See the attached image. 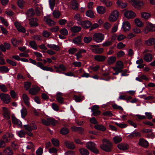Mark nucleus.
Here are the masks:
<instances>
[{"instance_id": "obj_31", "label": "nucleus", "mask_w": 155, "mask_h": 155, "mask_svg": "<svg viewBox=\"0 0 155 155\" xmlns=\"http://www.w3.org/2000/svg\"><path fill=\"white\" fill-rule=\"evenodd\" d=\"M82 18L80 14L78 13H77L75 15L74 17V20L77 21V23L78 24V23L81 22L82 20Z\"/></svg>"}, {"instance_id": "obj_11", "label": "nucleus", "mask_w": 155, "mask_h": 155, "mask_svg": "<svg viewBox=\"0 0 155 155\" xmlns=\"http://www.w3.org/2000/svg\"><path fill=\"white\" fill-rule=\"evenodd\" d=\"M124 15L127 18L130 19L135 17L136 15L134 12L131 11H127L124 12Z\"/></svg>"}, {"instance_id": "obj_62", "label": "nucleus", "mask_w": 155, "mask_h": 155, "mask_svg": "<svg viewBox=\"0 0 155 155\" xmlns=\"http://www.w3.org/2000/svg\"><path fill=\"white\" fill-rule=\"evenodd\" d=\"M41 69L44 70L48 71H50L51 72H53L54 71V70L51 67H48L47 66H43Z\"/></svg>"}, {"instance_id": "obj_25", "label": "nucleus", "mask_w": 155, "mask_h": 155, "mask_svg": "<svg viewBox=\"0 0 155 155\" xmlns=\"http://www.w3.org/2000/svg\"><path fill=\"white\" fill-rule=\"evenodd\" d=\"M143 59L147 62H150L152 60V54L150 53L145 54L143 57Z\"/></svg>"}, {"instance_id": "obj_56", "label": "nucleus", "mask_w": 155, "mask_h": 155, "mask_svg": "<svg viewBox=\"0 0 155 155\" xmlns=\"http://www.w3.org/2000/svg\"><path fill=\"white\" fill-rule=\"evenodd\" d=\"M69 132V130L68 129L65 127H63L60 130V133L63 135H65Z\"/></svg>"}, {"instance_id": "obj_9", "label": "nucleus", "mask_w": 155, "mask_h": 155, "mask_svg": "<svg viewBox=\"0 0 155 155\" xmlns=\"http://www.w3.org/2000/svg\"><path fill=\"white\" fill-rule=\"evenodd\" d=\"M78 24L81 25L84 29H88L91 26V23L89 21L87 20L84 21H82L81 22L78 23Z\"/></svg>"}, {"instance_id": "obj_30", "label": "nucleus", "mask_w": 155, "mask_h": 155, "mask_svg": "<svg viewBox=\"0 0 155 155\" xmlns=\"http://www.w3.org/2000/svg\"><path fill=\"white\" fill-rule=\"evenodd\" d=\"M97 13L99 14H103L105 13L106 9L103 6H98L96 8Z\"/></svg>"}, {"instance_id": "obj_26", "label": "nucleus", "mask_w": 155, "mask_h": 155, "mask_svg": "<svg viewBox=\"0 0 155 155\" xmlns=\"http://www.w3.org/2000/svg\"><path fill=\"white\" fill-rule=\"evenodd\" d=\"M4 153L6 155H13L14 153L10 147H7L3 151Z\"/></svg>"}, {"instance_id": "obj_23", "label": "nucleus", "mask_w": 155, "mask_h": 155, "mask_svg": "<svg viewBox=\"0 0 155 155\" xmlns=\"http://www.w3.org/2000/svg\"><path fill=\"white\" fill-rule=\"evenodd\" d=\"M81 37L78 36L73 40L72 42L77 45H79L81 44Z\"/></svg>"}, {"instance_id": "obj_2", "label": "nucleus", "mask_w": 155, "mask_h": 155, "mask_svg": "<svg viewBox=\"0 0 155 155\" xmlns=\"http://www.w3.org/2000/svg\"><path fill=\"white\" fill-rule=\"evenodd\" d=\"M93 38L94 41L97 43H100L104 40V35L101 33H95L94 34Z\"/></svg>"}, {"instance_id": "obj_37", "label": "nucleus", "mask_w": 155, "mask_h": 155, "mask_svg": "<svg viewBox=\"0 0 155 155\" xmlns=\"http://www.w3.org/2000/svg\"><path fill=\"white\" fill-rule=\"evenodd\" d=\"M81 29L80 27L74 26L71 28V31L73 32L76 33L80 31Z\"/></svg>"}, {"instance_id": "obj_17", "label": "nucleus", "mask_w": 155, "mask_h": 155, "mask_svg": "<svg viewBox=\"0 0 155 155\" xmlns=\"http://www.w3.org/2000/svg\"><path fill=\"white\" fill-rule=\"evenodd\" d=\"M44 20L46 23L50 26H53L55 24V22L54 21L47 17H44Z\"/></svg>"}, {"instance_id": "obj_34", "label": "nucleus", "mask_w": 155, "mask_h": 155, "mask_svg": "<svg viewBox=\"0 0 155 155\" xmlns=\"http://www.w3.org/2000/svg\"><path fill=\"white\" fill-rule=\"evenodd\" d=\"M146 27L147 29L149 31H155V27L151 23H147Z\"/></svg>"}, {"instance_id": "obj_1", "label": "nucleus", "mask_w": 155, "mask_h": 155, "mask_svg": "<svg viewBox=\"0 0 155 155\" xmlns=\"http://www.w3.org/2000/svg\"><path fill=\"white\" fill-rule=\"evenodd\" d=\"M124 68L123 63L121 61H119L117 62L115 64V67L112 68L115 72L113 73L114 75H117L119 73L123 71V69Z\"/></svg>"}, {"instance_id": "obj_22", "label": "nucleus", "mask_w": 155, "mask_h": 155, "mask_svg": "<svg viewBox=\"0 0 155 155\" xmlns=\"http://www.w3.org/2000/svg\"><path fill=\"white\" fill-rule=\"evenodd\" d=\"M141 136V134L139 132H136L134 130L133 132L130 134V135L128 136V137L132 138L136 137H140Z\"/></svg>"}, {"instance_id": "obj_59", "label": "nucleus", "mask_w": 155, "mask_h": 155, "mask_svg": "<svg viewBox=\"0 0 155 155\" xmlns=\"http://www.w3.org/2000/svg\"><path fill=\"white\" fill-rule=\"evenodd\" d=\"M25 2L23 0H19L17 4L19 7L22 8L25 5Z\"/></svg>"}, {"instance_id": "obj_61", "label": "nucleus", "mask_w": 155, "mask_h": 155, "mask_svg": "<svg viewBox=\"0 0 155 155\" xmlns=\"http://www.w3.org/2000/svg\"><path fill=\"white\" fill-rule=\"evenodd\" d=\"M115 124L118 127L122 128H125L127 126L126 124L123 123H118L117 122H115Z\"/></svg>"}, {"instance_id": "obj_42", "label": "nucleus", "mask_w": 155, "mask_h": 155, "mask_svg": "<svg viewBox=\"0 0 155 155\" xmlns=\"http://www.w3.org/2000/svg\"><path fill=\"white\" fill-rule=\"evenodd\" d=\"M103 144H101L100 147L101 149L105 151H107V140L104 139L102 141Z\"/></svg>"}, {"instance_id": "obj_51", "label": "nucleus", "mask_w": 155, "mask_h": 155, "mask_svg": "<svg viewBox=\"0 0 155 155\" xmlns=\"http://www.w3.org/2000/svg\"><path fill=\"white\" fill-rule=\"evenodd\" d=\"M141 15L142 17L145 19H148L150 16V14L147 12L142 13Z\"/></svg>"}, {"instance_id": "obj_64", "label": "nucleus", "mask_w": 155, "mask_h": 155, "mask_svg": "<svg viewBox=\"0 0 155 155\" xmlns=\"http://www.w3.org/2000/svg\"><path fill=\"white\" fill-rule=\"evenodd\" d=\"M11 146L15 150H18L19 147L18 145L15 142H12L11 143Z\"/></svg>"}, {"instance_id": "obj_60", "label": "nucleus", "mask_w": 155, "mask_h": 155, "mask_svg": "<svg viewBox=\"0 0 155 155\" xmlns=\"http://www.w3.org/2000/svg\"><path fill=\"white\" fill-rule=\"evenodd\" d=\"M49 152L51 153H57L58 152V150L55 148L53 147L49 149Z\"/></svg>"}, {"instance_id": "obj_48", "label": "nucleus", "mask_w": 155, "mask_h": 155, "mask_svg": "<svg viewBox=\"0 0 155 155\" xmlns=\"http://www.w3.org/2000/svg\"><path fill=\"white\" fill-rule=\"evenodd\" d=\"M29 45L31 48L35 50L37 49L38 46L36 42L34 41H31L29 42Z\"/></svg>"}, {"instance_id": "obj_28", "label": "nucleus", "mask_w": 155, "mask_h": 155, "mask_svg": "<svg viewBox=\"0 0 155 155\" xmlns=\"http://www.w3.org/2000/svg\"><path fill=\"white\" fill-rule=\"evenodd\" d=\"M78 4L76 1L73 0L71 2V7L73 9L77 10L78 9Z\"/></svg>"}, {"instance_id": "obj_54", "label": "nucleus", "mask_w": 155, "mask_h": 155, "mask_svg": "<svg viewBox=\"0 0 155 155\" xmlns=\"http://www.w3.org/2000/svg\"><path fill=\"white\" fill-rule=\"evenodd\" d=\"M47 120L49 122V125H50V124L53 125H54L56 122V120L53 118H47Z\"/></svg>"}, {"instance_id": "obj_18", "label": "nucleus", "mask_w": 155, "mask_h": 155, "mask_svg": "<svg viewBox=\"0 0 155 155\" xmlns=\"http://www.w3.org/2000/svg\"><path fill=\"white\" fill-rule=\"evenodd\" d=\"M139 144L140 146L146 148L149 145L148 142L143 138L140 139Z\"/></svg>"}, {"instance_id": "obj_52", "label": "nucleus", "mask_w": 155, "mask_h": 155, "mask_svg": "<svg viewBox=\"0 0 155 155\" xmlns=\"http://www.w3.org/2000/svg\"><path fill=\"white\" fill-rule=\"evenodd\" d=\"M49 4L51 10H53L55 5V0H49Z\"/></svg>"}, {"instance_id": "obj_46", "label": "nucleus", "mask_w": 155, "mask_h": 155, "mask_svg": "<svg viewBox=\"0 0 155 155\" xmlns=\"http://www.w3.org/2000/svg\"><path fill=\"white\" fill-rule=\"evenodd\" d=\"M80 153L82 155H88L89 154V151L86 149L81 148L79 150Z\"/></svg>"}, {"instance_id": "obj_53", "label": "nucleus", "mask_w": 155, "mask_h": 155, "mask_svg": "<svg viewBox=\"0 0 155 155\" xmlns=\"http://www.w3.org/2000/svg\"><path fill=\"white\" fill-rule=\"evenodd\" d=\"M53 15L55 18H58L61 15V12L59 11L54 10L53 12Z\"/></svg>"}, {"instance_id": "obj_55", "label": "nucleus", "mask_w": 155, "mask_h": 155, "mask_svg": "<svg viewBox=\"0 0 155 155\" xmlns=\"http://www.w3.org/2000/svg\"><path fill=\"white\" fill-rule=\"evenodd\" d=\"M112 148V144L110 141L107 140V152L111 151Z\"/></svg>"}, {"instance_id": "obj_21", "label": "nucleus", "mask_w": 155, "mask_h": 155, "mask_svg": "<svg viewBox=\"0 0 155 155\" xmlns=\"http://www.w3.org/2000/svg\"><path fill=\"white\" fill-rule=\"evenodd\" d=\"M145 44L147 46H151L155 44V39L153 38H149L145 41Z\"/></svg>"}, {"instance_id": "obj_24", "label": "nucleus", "mask_w": 155, "mask_h": 155, "mask_svg": "<svg viewBox=\"0 0 155 155\" xmlns=\"http://www.w3.org/2000/svg\"><path fill=\"white\" fill-rule=\"evenodd\" d=\"M64 144L66 147L69 149H73L75 148V146L73 142L67 141L65 142Z\"/></svg>"}, {"instance_id": "obj_3", "label": "nucleus", "mask_w": 155, "mask_h": 155, "mask_svg": "<svg viewBox=\"0 0 155 155\" xmlns=\"http://www.w3.org/2000/svg\"><path fill=\"white\" fill-rule=\"evenodd\" d=\"M86 147L89 150L96 153H99L98 150L96 148L95 144L94 143L91 141L87 142L86 144Z\"/></svg>"}, {"instance_id": "obj_13", "label": "nucleus", "mask_w": 155, "mask_h": 155, "mask_svg": "<svg viewBox=\"0 0 155 155\" xmlns=\"http://www.w3.org/2000/svg\"><path fill=\"white\" fill-rule=\"evenodd\" d=\"M12 123L14 124L17 125L18 127L21 128L22 127V122L15 117H12Z\"/></svg>"}, {"instance_id": "obj_10", "label": "nucleus", "mask_w": 155, "mask_h": 155, "mask_svg": "<svg viewBox=\"0 0 155 155\" xmlns=\"http://www.w3.org/2000/svg\"><path fill=\"white\" fill-rule=\"evenodd\" d=\"M130 25L129 22L124 21L123 22L122 28L124 31H129L130 29Z\"/></svg>"}, {"instance_id": "obj_7", "label": "nucleus", "mask_w": 155, "mask_h": 155, "mask_svg": "<svg viewBox=\"0 0 155 155\" xmlns=\"http://www.w3.org/2000/svg\"><path fill=\"white\" fill-rule=\"evenodd\" d=\"M91 47L93 48L91 50L95 54H101L104 51L103 48H98L99 46L98 45H91Z\"/></svg>"}, {"instance_id": "obj_15", "label": "nucleus", "mask_w": 155, "mask_h": 155, "mask_svg": "<svg viewBox=\"0 0 155 155\" xmlns=\"http://www.w3.org/2000/svg\"><path fill=\"white\" fill-rule=\"evenodd\" d=\"M14 25L18 30V31L22 32H25V30L24 27L22 26L21 24L18 22H15L14 23Z\"/></svg>"}, {"instance_id": "obj_58", "label": "nucleus", "mask_w": 155, "mask_h": 155, "mask_svg": "<svg viewBox=\"0 0 155 155\" xmlns=\"http://www.w3.org/2000/svg\"><path fill=\"white\" fill-rule=\"evenodd\" d=\"M60 32L61 34L64 36H66L68 34V31L65 28L61 29L60 31Z\"/></svg>"}, {"instance_id": "obj_40", "label": "nucleus", "mask_w": 155, "mask_h": 155, "mask_svg": "<svg viewBox=\"0 0 155 155\" xmlns=\"http://www.w3.org/2000/svg\"><path fill=\"white\" fill-rule=\"evenodd\" d=\"M34 14V9L32 8H30L26 12V15L28 17H31L33 16Z\"/></svg>"}, {"instance_id": "obj_36", "label": "nucleus", "mask_w": 155, "mask_h": 155, "mask_svg": "<svg viewBox=\"0 0 155 155\" xmlns=\"http://www.w3.org/2000/svg\"><path fill=\"white\" fill-rule=\"evenodd\" d=\"M116 59V57L115 56L110 57L107 60V62L109 64H112L115 62Z\"/></svg>"}, {"instance_id": "obj_5", "label": "nucleus", "mask_w": 155, "mask_h": 155, "mask_svg": "<svg viewBox=\"0 0 155 155\" xmlns=\"http://www.w3.org/2000/svg\"><path fill=\"white\" fill-rule=\"evenodd\" d=\"M0 98L4 103L8 104L10 101L11 97L9 95L2 93L0 94Z\"/></svg>"}, {"instance_id": "obj_45", "label": "nucleus", "mask_w": 155, "mask_h": 155, "mask_svg": "<svg viewBox=\"0 0 155 155\" xmlns=\"http://www.w3.org/2000/svg\"><path fill=\"white\" fill-rule=\"evenodd\" d=\"M51 142L53 145L56 147L59 146V140L55 138H53L51 139Z\"/></svg>"}, {"instance_id": "obj_63", "label": "nucleus", "mask_w": 155, "mask_h": 155, "mask_svg": "<svg viewBox=\"0 0 155 155\" xmlns=\"http://www.w3.org/2000/svg\"><path fill=\"white\" fill-rule=\"evenodd\" d=\"M126 36L123 34L118 35L117 38V39L119 41H120L126 38Z\"/></svg>"}, {"instance_id": "obj_38", "label": "nucleus", "mask_w": 155, "mask_h": 155, "mask_svg": "<svg viewBox=\"0 0 155 155\" xmlns=\"http://www.w3.org/2000/svg\"><path fill=\"white\" fill-rule=\"evenodd\" d=\"M134 21L136 25L139 27H141L143 25V23L138 18L136 19Z\"/></svg>"}, {"instance_id": "obj_43", "label": "nucleus", "mask_w": 155, "mask_h": 155, "mask_svg": "<svg viewBox=\"0 0 155 155\" xmlns=\"http://www.w3.org/2000/svg\"><path fill=\"white\" fill-rule=\"evenodd\" d=\"M20 111L22 117L24 118L27 114L26 108L25 107H23L22 109Z\"/></svg>"}, {"instance_id": "obj_44", "label": "nucleus", "mask_w": 155, "mask_h": 155, "mask_svg": "<svg viewBox=\"0 0 155 155\" xmlns=\"http://www.w3.org/2000/svg\"><path fill=\"white\" fill-rule=\"evenodd\" d=\"M113 140L115 143H118L122 141V137L120 136H117L113 138Z\"/></svg>"}, {"instance_id": "obj_33", "label": "nucleus", "mask_w": 155, "mask_h": 155, "mask_svg": "<svg viewBox=\"0 0 155 155\" xmlns=\"http://www.w3.org/2000/svg\"><path fill=\"white\" fill-rule=\"evenodd\" d=\"M94 128L98 130L101 131H104L106 130V128L102 124H97L94 126Z\"/></svg>"}, {"instance_id": "obj_20", "label": "nucleus", "mask_w": 155, "mask_h": 155, "mask_svg": "<svg viewBox=\"0 0 155 155\" xmlns=\"http://www.w3.org/2000/svg\"><path fill=\"white\" fill-rule=\"evenodd\" d=\"M117 147L120 150H125L128 149L129 146L127 144L120 143L117 145Z\"/></svg>"}, {"instance_id": "obj_16", "label": "nucleus", "mask_w": 155, "mask_h": 155, "mask_svg": "<svg viewBox=\"0 0 155 155\" xmlns=\"http://www.w3.org/2000/svg\"><path fill=\"white\" fill-rule=\"evenodd\" d=\"M39 87H35L30 88L29 91V92L30 94L32 95H35L39 92Z\"/></svg>"}, {"instance_id": "obj_12", "label": "nucleus", "mask_w": 155, "mask_h": 155, "mask_svg": "<svg viewBox=\"0 0 155 155\" xmlns=\"http://www.w3.org/2000/svg\"><path fill=\"white\" fill-rule=\"evenodd\" d=\"M13 137L14 135L13 134L7 133L3 135L2 138L6 143H8L10 141V139Z\"/></svg>"}, {"instance_id": "obj_19", "label": "nucleus", "mask_w": 155, "mask_h": 155, "mask_svg": "<svg viewBox=\"0 0 155 155\" xmlns=\"http://www.w3.org/2000/svg\"><path fill=\"white\" fill-rule=\"evenodd\" d=\"M2 109L4 117L6 119H9L10 116L8 109L5 107H3Z\"/></svg>"}, {"instance_id": "obj_8", "label": "nucleus", "mask_w": 155, "mask_h": 155, "mask_svg": "<svg viewBox=\"0 0 155 155\" xmlns=\"http://www.w3.org/2000/svg\"><path fill=\"white\" fill-rule=\"evenodd\" d=\"M99 107L98 105H94L91 108V111L92 112V115L95 116L99 115L101 113L100 111L98 110Z\"/></svg>"}, {"instance_id": "obj_49", "label": "nucleus", "mask_w": 155, "mask_h": 155, "mask_svg": "<svg viewBox=\"0 0 155 155\" xmlns=\"http://www.w3.org/2000/svg\"><path fill=\"white\" fill-rule=\"evenodd\" d=\"M16 134L20 137H23L25 136V131L23 130H21L20 131H17Z\"/></svg>"}, {"instance_id": "obj_47", "label": "nucleus", "mask_w": 155, "mask_h": 155, "mask_svg": "<svg viewBox=\"0 0 155 155\" xmlns=\"http://www.w3.org/2000/svg\"><path fill=\"white\" fill-rule=\"evenodd\" d=\"M86 15L90 18H93L94 16V13L91 10H89L86 12Z\"/></svg>"}, {"instance_id": "obj_39", "label": "nucleus", "mask_w": 155, "mask_h": 155, "mask_svg": "<svg viewBox=\"0 0 155 155\" xmlns=\"http://www.w3.org/2000/svg\"><path fill=\"white\" fill-rule=\"evenodd\" d=\"M94 59L98 61H104L106 58L105 57L102 55H97L95 56Z\"/></svg>"}, {"instance_id": "obj_27", "label": "nucleus", "mask_w": 155, "mask_h": 155, "mask_svg": "<svg viewBox=\"0 0 155 155\" xmlns=\"http://www.w3.org/2000/svg\"><path fill=\"white\" fill-rule=\"evenodd\" d=\"M63 94L60 92H58L56 95V99L58 101L61 103H62L63 102V99L62 97V96H63Z\"/></svg>"}, {"instance_id": "obj_29", "label": "nucleus", "mask_w": 155, "mask_h": 155, "mask_svg": "<svg viewBox=\"0 0 155 155\" xmlns=\"http://www.w3.org/2000/svg\"><path fill=\"white\" fill-rule=\"evenodd\" d=\"M47 47L49 48L54 50L56 51L60 50V48L59 46L54 44H48L47 45Z\"/></svg>"}, {"instance_id": "obj_14", "label": "nucleus", "mask_w": 155, "mask_h": 155, "mask_svg": "<svg viewBox=\"0 0 155 155\" xmlns=\"http://www.w3.org/2000/svg\"><path fill=\"white\" fill-rule=\"evenodd\" d=\"M22 99L25 104L28 107L30 106V98L26 94H24L22 96Z\"/></svg>"}, {"instance_id": "obj_6", "label": "nucleus", "mask_w": 155, "mask_h": 155, "mask_svg": "<svg viewBox=\"0 0 155 155\" xmlns=\"http://www.w3.org/2000/svg\"><path fill=\"white\" fill-rule=\"evenodd\" d=\"M131 2L133 6L135 8L140 9L141 7L143 5V2L138 0H132Z\"/></svg>"}, {"instance_id": "obj_4", "label": "nucleus", "mask_w": 155, "mask_h": 155, "mask_svg": "<svg viewBox=\"0 0 155 155\" xmlns=\"http://www.w3.org/2000/svg\"><path fill=\"white\" fill-rule=\"evenodd\" d=\"M119 15V13L117 10L114 11L111 13L109 17V20L110 21L113 22L116 20L118 18Z\"/></svg>"}, {"instance_id": "obj_57", "label": "nucleus", "mask_w": 155, "mask_h": 155, "mask_svg": "<svg viewBox=\"0 0 155 155\" xmlns=\"http://www.w3.org/2000/svg\"><path fill=\"white\" fill-rule=\"evenodd\" d=\"M11 42L13 45L16 46L19 45L20 41L18 40L15 38H13L11 39Z\"/></svg>"}, {"instance_id": "obj_32", "label": "nucleus", "mask_w": 155, "mask_h": 155, "mask_svg": "<svg viewBox=\"0 0 155 155\" xmlns=\"http://www.w3.org/2000/svg\"><path fill=\"white\" fill-rule=\"evenodd\" d=\"M117 4L118 6L122 8H126L127 6V4L125 2H123L120 0H118L117 2Z\"/></svg>"}, {"instance_id": "obj_41", "label": "nucleus", "mask_w": 155, "mask_h": 155, "mask_svg": "<svg viewBox=\"0 0 155 155\" xmlns=\"http://www.w3.org/2000/svg\"><path fill=\"white\" fill-rule=\"evenodd\" d=\"M92 40V38L91 36H86L84 38V42L86 44L90 43Z\"/></svg>"}, {"instance_id": "obj_50", "label": "nucleus", "mask_w": 155, "mask_h": 155, "mask_svg": "<svg viewBox=\"0 0 155 155\" xmlns=\"http://www.w3.org/2000/svg\"><path fill=\"white\" fill-rule=\"evenodd\" d=\"M9 69L6 66H2L0 67V72L3 73L8 72Z\"/></svg>"}, {"instance_id": "obj_35", "label": "nucleus", "mask_w": 155, "mask_h": 155, "mask_svg": "<svg viewBox=\"0 0 155 155\" xmlns=\"http://www.w3.org/2000/svg\"><path fill=\"white\" fill-rule=\"evenodd\" d=\"M37 19L36 18H33L29 19V23L31 26H36L38 25L36 21Z\"/></svg>"}]
</instances>
